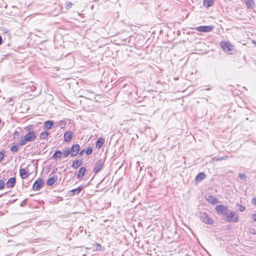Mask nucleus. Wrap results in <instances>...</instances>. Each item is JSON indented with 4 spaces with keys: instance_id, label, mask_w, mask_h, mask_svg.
<instances>
[{
    "instance_id": "f704fd0d",
    "label": "nucleus",
    "mask_w": 256,
    "mask_h": 256,
    "mask_svg": "<svg viewBox=\"0 0 256 256\" xmlns=\"http://www.w3.org/2000/svg\"><path fill=\"white\" fill-rule=\"evenodd\" d=\"M252 203L253 204L256 206V198H252Z\"/></svg>"
},
{
    "instance_id": "ea45409f",
    "label": "nucleus",
    "mask_w": 256,
    "mask_h": 256,
    "mask_svg": "<svg viewBox=\"0 0 256 256\" xmlns=\"http://www.w3.org/2000/svg\"><path fill=\"white\" fill-rule=\"evenodd\" d=\"M2 37L0 36V44H2Z\"/></svg>"
},
{
    "instance_id": "7c9ffc66",
    "label": "nucleus",
    "mask_w": 256,
    "mask_h": 256,
    "mask_svg": "<svg viewBox=\"0 0 256 256\" xmlns=\"http://www.w3.org/2000/svg\"><path fill=\"white\" fill-rule=\"evenodd\" d=\"M238 210L240 211V212H244V210H245V207L242 205H239L238 204Z\"/></svg>"
},
{
    "instance_id": "c9c22d12",
    "label": "nucleus",
    "mask_w": 256,
    "mask_h": 256,
    "mask_svg": "<svg viewBox=\"0 0 256 256\" xmlns=\"http://www.w3.org/2000/svg\"><path fill=\"white\" fill-rule=\"evenodd\" d=\"M226 158L227 156H225V157H220V158H218L216 159L217 160H226Z\"/></svg>"
},
{
    "instance_id": "58836bf2",
    "label": "nucleus",
    "mask_w": 256,
    "mask_h": 256,
    "mask_svg": "<svg viewBox=\"0 0 256 256\" xmlns=\"http://www.w3.org/2000/svg\"><path fill=\"white\" fill-rule=\"evenodd\" d=\"M26 204V200H24L23 202H22L20 204V206H24Z\"/></svg>"
},
{
    "instance_id": "1a4fd4ad",
    "label": "nucleus",
    "mask_w": 256,
    "mask_h": 256,
    "mask_svg": "<svg viewBox=\"0 0 256 256\" xmlns=\"http://www.w3.org/2000/svg\"><path fill=\"white\" fill-rule=\"evenodd\" d=\"M103 166V162L102 160H98L96 164V166L94 168V172L96 174L102 168Z\"/></svg>"
},
{
    "instance_id": "7ed1b4c3",
    "label": "nucleus",
    "mask_w": 256,
    "mask_h": 256,
    "mask_svg": "<svg viewBox=\"0 0 256 256\" xmlns=\"http://www.w3.org/2000/svg\"><path fill=\"white\" fill-rule=\"evenodd\" d=\"M220 46L224 51L230 54L234 50V46L230 42L222 41L220 42Z\"/></svg>"
},
{
    "instance_id": "9d476101",
    "label": "nucleus",
    "mask_w": 256,
    "mask_h": 256,
    "mask_svg": "<svg viewBox=\"0 0 256 256\" xmlns=\"http://www.w3.org/2000/svg\"><path fill=\"white\" fill-rule=\"evenodd\" d=\"M72 132L70 131H66L64 134V140L66 142H69L72 138Z\"/></svg>"
},
{
    "instance_id": "c85d7f7f",
    "label": "nucleus",
    "mask_w": 256,
    "mask_h": 256,
    "mask_svg": "<svg viewBox=\"0 0 256 256\" xmlns=\"http://www.w3.org/2000/svg\"><path fill=\"white\" fill-rule=\"evenodd\" d=\"M92 148L91 147H88L86 149V154L87 155H90V154H92Z\"/></svg>"
},
{
    "instance_id": "ddd939ff",
    "label": "nucleus",
    "mask_w": 256,
    "mask_h": 256,
    "mask_svg": "<svg viewBox=\"0 0 256 256\" xmlns=\"http://www.w3.org/2000/svg\"><path fill=\"white\" fill-rule=\"evenodd\" d=\"M82 159L74 160L72 162V167L74 169H76L82 165Z\"/></svg>"
},
{
    "instance_id": "2eb2a0df",
    "label": "nucleus",
    "mask_w": 256,
    "mask_h": 256,
    "mask_svg": "<svg viewBox=\"0 0 256 256\" xmlns=\"http://www.w3.org/2000/svg\"><path fill=\"white\" fill-rule=\"evenodd\" d=\"M29 174H28V172L26 170V169L20 168V175L22 178H26Z\"/></svg>"
},
{
    "instance_id": "4be33fe9",
    "label": "nucleus",
    "mask_w": 256,
    "mask_h": 256,
    "mask_svg": "<svg viewBox=\"0 0 256 256\" xmlns=\"http://www.w3.org/2000/svg\"><path fill=\"white\" fill-rule=\"evenodd\" d=\"M104 142V140L102 138H100L98 139L96 142V148H100L102 147Z\"/></svg>"
},
{
    "instance_id": "f257e3e1",
    "label": "nucleus",
    "mask_w": 256,
    "mask_h": 256,
    "mask_svg": "<svg viewBox=\"0 0 256 256\" xmlns=\"http://www.w3.org/2000/svg\"><path fill=\"white\" fill-rule=\"evenodd\" d=\"M36 137V134L34 131H30L26 134L24 138H22L19 141L20 146L25 145L28 142H33Z\"/></svg>"
},
{
    "instance_id": "5701e85b",
    "label": "nucleus",
    "mask_w": 256,
    "mask_h": 256,
    "mask_svg": "<svg viewBox=\"0 0 256 256\" xmlns=\"http://www.w3.org/2000/svg\"><path fill=\"white\" fill-rule=\"evenodd\" d=\"M62 152L60 150H56L52 156L54 159H60L62 158Z\"/></svg>"
},
{
    "instance_id": "412c9836",
    "label": "nucleus",
    "mask_w": 256,
    "mask_h": 256,
    "mask_svg": "<svg viewBox=\"0 0 256 256\" xmlns=\"http://www.w3.org/2000/svg\"><path fill=\"white\" fill-rule=\"evenodd\" d=\"M57 180L58 178L56 176L51 177L47 180V184L48 186H52L54 184Z\"/></svg>"
},
{
    "instance_id": "473e14b6",
    "label": "nucleus",
    "mask_w": 256,
    "mask_h": 256,
    "mask_svg": "<svg viewBox=\"0 0 256 256\" xmlns=\"http://www.w3.org/2000/svg\"><path fill=\"white\" fill-rule=\"evenodd\" d=\"M72 4L71 2H68L66 3V9L70 8L72 7Z\"/></svg>"
},
{
    "instance_id": "a211bd4d",
    "label": "nucleus",
    "mask_w": 256,
    "mask_h": 256,
    "mask_svg": "<svg viewBox=\"0 0 256 256\" xmlns=\"http://www.w3.org/2000/svg\"><path fill=\"white\" fill-rule=\"evenodd\" d=\"M86 171V168L84 167H82L80 168L78 171V178L79 180H81L82 178L84 176L85 172Z\"/></svg>"
},
{
    "instance_id": "2f4dec72",
    "label": "nucleus",
    "mask_w": 256,
    "mask_h": 256,
    "mask_svg": "<svg viewBox=\"0 0 256 256\" xmlns=\"http://www.w3.org/2000/svg\"><path fill=\"white\" fill-rule=\"evenodd\" d=\"M5 185V183L3 180H0V190L4 188Z\"/></svg>"
},
{
    "instance_id": "9b49d317",
    "label": "nucleus",
    "mask_w": 256,
    "mask_h": 256,
    "mask_svg": "<svg viewBox=\"0 0 256 256\" xmlns=\"http://www.w3.org/2000/svg\"><path fill=\"white\" fill-rule=\"evenodd\" d=\"M54 122L53 121L47 120L46 121L43 126V128L44 130H48L51 128L52 126L54 125Z\"/></svg>"
},
{
    "instance_id": "f3484780",
    "label": "nucleus",
    "mask_w": 256,
    "mask_h": 256,
    "mask_svg": "<svg viewBox=\"0 0 256 256\" xmlns=\"http://www.w3.org/2000/svg\"><path fill=\"white\" fill-rule=\"evenodd\" d=\"M82 186H79L78 188H77L76 189H74V190H70L69 193H70V196H74L76 194H78L80 192L82 191Z\"/></svg>"
},
{
    "instance_id": "c756f323",
    "label": "nucleus",
    "mask_w": 256,
    "mask_h": 256,
    "mask_svg": "<svg viewBox=\"0 0 256 256\" xmlns=\"http://www.w3.org/2000/svg\"><path fill=\"white\" fill-rule=\"evenodd\" d=\"M238 177L240 179L245 180L246 178V176L245 174L240 173L238 174Z\"/></svg>"
},
{
    "instance_id": "72a5a7b5",
    "label": "nucleus",
    "mask_w": 256,
    "mask_h": 256,
    "mask_svg": "<svg viewBox=\"0 0 256 256\" xmlns=\"http://www.w3.org/2000/svg\"><path fill=\"white\" fill-rule=\"evenodd\" d=\"M251 218L253 220L256 222V214H252Z\"/></svg>"
},
{
    "instance_id": "aec40b11",
    "label": "nucleus",
    "mask_w": 256,
    "mask_h": 256,
    "mask_svg": "<svg viewBox=\"0 0 256 256\" xmlns=\"http://www.w3.org/2000/svg\"><path fill=\"white\" fill-rule=\"evenodd\" d=\"M206 200L212 204H215L218 202L217 198L212 196H208L206 198Z\"/></svg>"
},
{
    "instance_id": "f8f14e48",
    "label": "nucleus",
    "mask_w": 256,
    "mask_h": 256,
    "mask_svg": "<svg viewBox=\"0 0 256 256\" xmlns=\"http://www.w3.org/2000/svg\"><path fill=\"white\" fill-rule=\"evenodd\" d=\"M16 184V178H11L8 179L6 182V186L8 188H13Z\"/></svg>"
},
{
    "instance_id": "f03ea898",
    "label": "nucleus",
    "mask_w": 256,
    "mask_h": 256,
    "mask_svg": "<svg viewBox=\"0 0 256 256\" xmlns=\"http://www.w3.org/2000/svg\"><path fill=\"white\" fill-rule=\"evenodd\" d=\"M225 220L229 222H237L238 221L239 216L235 212L232 211L226 214Z\"/></svg>"
},
{
    "instance_id": "423d86ee",
    "label": "nucleus",
    "mask_w": 256,
    "mask_h": 256,
    "mask_svg": "<svg viewBox=\"0 0 256 256\" xmlns=\"http://www.w3.org/2000/svg\"><path fill=\"white\" fill-rule=\"evenodd\" d=\"M214 28L213 26H200L196 27V30L198 32H208L212 30Z\"/></svg>"
},
{
    "instance_id": "a878e982",
    "label": "nucleus",
    "mask_w": 256,
    "mask_h": 256,
    "mask_svg": "<svg viewBox=\"0 0 256 256\" xmlns=\"http://www.w3.org/2000/svg\"><path fill=\"white\" fill-rule=\"evenodd\" d=\"M63 154H64V158H66L69 154L70 155V148H66L63 152Z\"/></svg>"
},
{
    "instance_id": "4c0bfd02",
    "label": "nucleus",
    "mask_w": 256,
    "mask_h": 256,
    "mask_svg": "<svg viewBox=\"0 0 256 256\" xmlns=\"http://www.w3.org/2000/svg\"><path fill=\"white\" fill-rule=\"evenodd\" d=\"M86 152V150H82L80 152V155L82 156L84 152Z\"/></svg>"
},
{
    "instance_id": "20e7f679",
    "label": "nucleus",
    "mask_w": 256,
    "mask_h": 256,
    "mask_svg": "<svg viewBox=\"0 0 256 256\" xmlns=\"http://www.w3.org/2000/svg\"><path fill=\"white\" fill-rule=\"evenodd\" d=\"M200 220L204 223L206 224H212L213 223L212 220L210 218L206 213L204 212H200Z\"/></svg>"
},
{
    "instance_id": "dca6fc26",
    "label": "nucleus",
    "mask_w": 256,
    "mask_h": 256,
    "mask_svg": "<svg viewBox=\"0 0 256 256\" xmlns=\"http://www.w3.org/2000/svg\"><path fill=\"white\" fill-rule=\"evenodd\" d=\"M246 7L248 8H253L254 6V0H244Z\"/></svg>"
},
{
    "instance_id": "b1692460",
    "label": "nucleus",
    "mask_w": 256,
    "mask_h": 256,
    "mask_svg": "<svg viewBox=\"0 0 256 256\" xmlns=\"http://www.w3.org/2000/svg\"><path fill=\"white\" fill-rule=\"evenodd\" d=\"M49 134H50L49 132L46 131L40 133V136H39V138L40 140H44L48 136Z\"/></svg>"
},
{
    "instance_id": "cd10ccee",
    "label": "nucleus",
    "mask_w": 256,
    "mask_h": 256,
    "mask_svg": "<svg viewBox=\"0 0 256 256\" xmlns=\"http://www.w3.org/2000/svg\"><path fill=\"white\" fill-rule=\"evenodd\" d=\"M59 125L62 129L64 128L66 125V122L65 120H61L58 122Z\"/></svg>"
},
{
    "instance_id": "6e6552de",
    "label": "nucleus",
    "mask_w": 256,
    "mask_h": 256,
    "mask_svg": "<svg viewBox=\"0 0 256 256\" xmlns=\"http://www.w3.org/2000/svg\"><path fill=\"white\" fill-rule=\"evenodd\" d=\"M44 184V180L42 179L36 180L34 184L33 189L34 190H39Z\"/></svg>"
},
{
    "instance_id": "e433bc0d",
    "label": "nucleus",
    "mask_w": 256,
    "mask_h": 256,
    "mask_svg": "<svg viewBox=\"0 0 256 256\" xmlns=\"http://www.w3.org/2000/svg\"><path fill=\"white\" fill-rule=\"evenodd\" d=\"M250 232L254 234H256V230H254V229H251L250 231Z\"/></svg>"
},
{
    "instance_id": "4468645a",
    "label": "nucleus",
    "mask_w": 256,
    "mask_h": 256,
    "mask_svg": "<svg viewBox=\"0 0 256 256\" xmlns=\"http://www.w3.org/2000/svg\"><path fill=\"white\" fill-rule=\"evenodd\" d=\"M206 178V174L204 172H200L196 176L195 180L196 182H201L202 180H204Z\"/></svg>"
},
{
    "instance_id": "bb28decb",
    "label": "nucleus",
    "mask_w": 256,
    "mask_h": 256,
    "mask_svg": "<svg viewBox=\"0 0 256 256\" xmlns=\"http://www.w3.org/2000/svg\"><path fill=\"white\" fill-rule=\"evenodd\" d=\"M19 145H14L10 148V151L12 152H16L18 150Z\"/></svg>"
},
{
    "instance_id": "0eeeda50",
    "label": "nucleus",
    "mask_w": 256,
    "mask_h": 256,
    "mask_svg": "<svg viewBox=\"0 0 256 256\" xmlns=\"http://www.w3.org/2000/svg\"><path fill=\"white\" fill-rule=\"evenodd\" d=\"M80 150V146L78 144H75L72 146L70 149V156H76Z\"/></svg>"
},
{
    "instance_id": "39448f33",
    "label": "nucleus",
    "mask_w": 256,
    "mask_h": 256,
    "mask_svg": "<svg viewBox=\"0 0 256 256\" xmlns=\"http://www.w3.org/2000/svg\"><path fill=\"white\" fill-rule=\"evenodd\" d=\"M215 210L218 213L225 216L228 211V208L224 205L220 204L216 206L215 208Z\"/></svg>"
},
{
    "instance_id": "393cba45",
    "label": "nucleus",
    "mask_w": 256,
    "mask_h": 256,
    "mask_svg": "<svg viewBox=\"0 0 256 256\" xmlns=\"http://www.w3.org/2000/svg\"><path fill=\"white\" fill-rule=\"evenodd\" d=\"M214 0H204V4L206 8L210 7L213 4Z\"/></svg>"
},
{
    "instance_id": "6ab92c4d",
    "label": "nucleus",
    "mask_w": 256,
    "mask_h": 256,
    "mask_svg": "<svg viewBox=\"0 0 256 256\" xmlns=\"http://www.w3.org/2000/svg\"><path fill=\"white\" fill-rule=\"evenodd\" d=\"M22 130L20 128H16L14 133V139L18 140L20 136V132Z\"/></svg>"
}]
</instances>
